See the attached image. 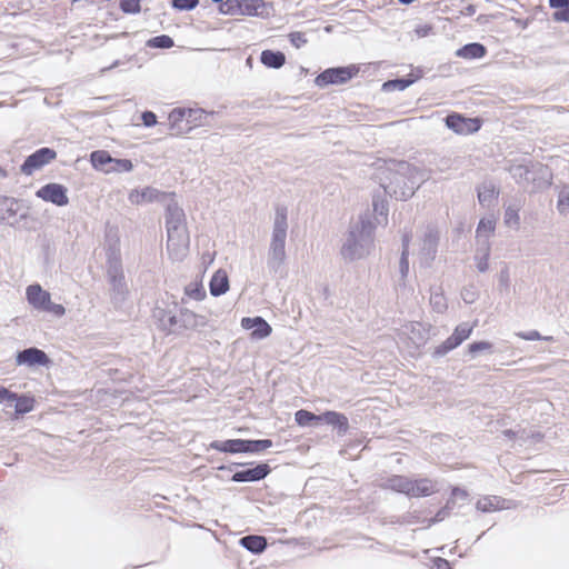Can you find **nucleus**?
Returning a JSON list of instances; mask_svg holds the SVG:
<instances>
[{
	"instance_id": "obj_1",
	"label": "nucleus",
	"mask_w": 569,
	"mask_h": 569,
	"mask_svg": "<svg viewBox=\"0 0 569 569\" xmlns=\"http://www.w3.org/2000/svg\"><path fill=\"white\" fill-rule=\"evenodd\" d=\"M386 181L380 186L385 193L397 200H406L412 197L416 190L425 182L429 176L407 161L392 162L383 171Z\"/></svg>"
},
{
	"instance_id": "obj_2",
	"label": "nucleus",
	"mask_w": 569,
	"mask_h": 569,
	"mask_svg": "<svg viewBox=\"0 0 569 569\" xmlns=\"http://www.w3.org/2000/svg\"><path fill=\"white\" fill-rule=\"evenodd\" d=\"M376 226L361 216L351 223L342 242L340 254L346 261H356L368 257L375 248Z\"/></svg>"
},
{
	"instance_id": "obj_3",
	"label": "nucleus",
	"mask_w": 569,
	"mask_h": 569,
	"mask_svg": "<svg viewBox=\"0 0 569 569\" xmlns=\"http://www.w3.org/2000/svg\"><path fill=\"white\" fill-rule=\"evenodd\" d=\"M153 318L160 330L167 335L189 336L190 332L200 331L208 325L206 316L196 313L187 308L177 311L156 308Z\"/></svg>"
},
{
	"instance_id": "obj_4",
	"label": "nucleus",
	"mask_w": 569,
	"mask_h": 569,
	"mask_svg": "<svg viewBox=\"0 0 569 569\" xmlns=\"http://www.w3.org/2000/svg\"><path fill=\"white\" fill-rule=\"evenodd\" d=\"M167 250L172 260H182L189 248V233L186 214L177 202L171 201L166 208Z\"/></svg>"
},
{
	"instance_id": "obj_5",
	"label": "nucleus",
	"mask_w": 569,
	"mask_h": 569,
	"mask_svg": "<svg viewBox=\"0 0 569 569\" xmlns=\"http://www.w3.org/2000/svg\"><path fill=\"white\" fill-rule=\"evenodd\" d=\"M288 230V210L286 207H277L272 227L271 240L267 254L268 271L276 277L282 276L286 262V239Z\"/></svg>"
},
{
	"instance_id": "obj_6",
	"label": "nucleus",
	"mask_w": 569,
	"mask_h": 569,
	"mask_svg": "<svg viewBox=\"0 0 569 569\" xmlns=\"http://www.w3.org/2000/svg\"><path fill=\"white\" fill-rule=\"evenodd\" d=\"M382 486L409 497H428L437 491L436 482L428 478L412 480L405 476H392Z\"/></svg>"
},
{
	"instance_id": "obj_7",
	"label": "nucleus",
	"mask_w": 569,
	"mask_h": 569,
	"mask_svg": "<svg viewBox=\"0 0 569 569\" xmlns=\"http://www.w3.org/2000/svg\"><path fill=\"white\" fill-rule=\"evenodd\" d=\"M26 297L28 303L38 311L50 312L56 317H62L66 313L64 307L52 302L51 295L38 283L27 287Z\"/></svg>"
},
{
	"instance_id": "obj_8",
	"label": "nucleus",
	"mask_w": 569,
	"mask_h": 569,
	"mask_svg": "<svg viewBox=\"0 0 569 569\" xmlns=\"http://www.w3.org/2000/svg\"><path fill=\"white\" fill-rule=\"evenodd\" d=\"M439 244V231L433 226H427L419 243V262L422 267H430L436 258Z\"/></svg>"
},
{
	"instance_id": "obj_9",
	"label": "nucleus",
	"mask_w": 569,
	"mask_h": 569,
	"mask_svg": "<svg viewBox=\"0 0 569 569\" xmlns=\"http://www.w3.org/2000/svg\"><path fill=\"white\" fill-rule=\"evenodd\" d=\"M357 72L358 69L353 66L329 68L317 76L315 82L318 87H326L328 84H342L349 81Z\"/></svg>"
},
{
	"instance_id": "obj_10",
	"label": "nucleus",
	"mask_w": 569,
	"mask_h": 569,
	"mask_svg": "<svg viewBox=\"0 0 569 569\" xmlns=\"http://www.w3.org/2000/svg\"><path fill=\"white\" fill-rule=\"evenodd\" d=\"M56 157L57 153L53 149L47 147L40 148L27 157L21 166V172L30 176L36 170H39L43 166L50 163Z\"/></svg>"
},
{
	"instance_id": "obj_11",
	"label": "nucleus",
	"mask_w": 569,
	"mask_h": 569,
	"mask_svg": "<svg viewBox=\"0 0 569 569\" xmlns=\"http://www.w3.org/2000/svg\"><path fill=\"white\" fill-rule=\"evenodd\" d=\"M446 126L457 134H470L477 132L481 123L476 118H466L458 113L448 114L445 118Z\"/></svg>"
},
{
	"instance_id": "obj_12",
	"label": "nucleus",
	"mask_w": 569,
	"mask_h": 569,
	"mask_svg": "<svg viewBox=\"0 0 569 569\" xmlns=\"http://www.w3.org/2000/svg\"><path fill=\"white\" fill-rule=\"evenodd\" d=\"M16 363L17 366H27L30 368L49 367L51 360L43 350L37 347H30L17 353Z\"/></svg>"
},
{
	"instance_id": "obj_13",
	"label": "nucleus",
	"mask_w": 569,
	"mask_h": 569,
	"mask_svg": "<svg viewBox=\"0 0 569 569\" xmlns=\"http://www.w3.org/2000/svg\"><path fill=\"white\" fill-rule=\"evenodd\" d=\"M36 196L47 202H51L56 206L63 207L69 202L67 196V188L59 183H48L41 187Z\"/></svg>"
},
{
	"instance_id": "obj_14",
	"label": "nucleus",
	"mask_w": 569,
	"mask_h": 569,
	"mask_svg": "<svg viewBox=\"0 0 569 569\" xmlns=\"http://www.w3.org/2000/svg\"><path fill=\"white\" fill-rule=\"evenodd\" d=\"M270 471L269 465L260 463L254 468L234 472L231 480L234 482H254L264 479Z\"/></svg>"
},
{
	"instance_id": "obj_15",
	"label": "nucleus",
	"mask_w": 569,
	"mask_h": 569,
	"mask_svg": "<svg viewBox=\"0 0 569 569\" xmlns=\"http://www.w3.org/2000/svg\"><path fill=\"white\" fill-rule=\"evenodd\" d=\"M243 329L252 330L251 337L253 339H264L270 336L271 326L262 317H246L241 320Z\"/></svg>"
},
{
	"instance_id": "obj_16",
	"label": "nucleus",
	"mask_w": 569,
	"mask_h": 569,
	"mask_svg": "<svg viewBox=\"0 0 569 569\" xmlns=\"http://www.w3.org/2000/svg\"><path fill=\"white\" fill-rule=\"evenodd\" d=\"M216 116L214 111H206L201 108H188L187 109V124L189 132L193 128L198 127H210L212 126V118Z\"/></svg>"
},
{
	"instance_id": "obj_17",
	"label": "nucleus",
	"mask_w": 569,
	"mask_h": 569,
	"mask_svg": "<svg viewBox=\"0 0 569 569\" xmlns=\"http://www.w3.org/2000/svg\"><path fill=\"white\" fill-rule=\"evenodd\" d=\"M108 280L124 278L120 250L117 247L109 248L107 252Z\"/></svg>"
},
{
	"instance_id": "obj_18",
	"label": "nucleus",
	"mask_w": 569,
	"mask_h": 569,
	"mask_svg": "<svg viewBox=\"0 0 569 569\" xmlns=\"http://www.w3.org/2000/svg\"><path fill=\"white\" fill-rule=\"evenodd\" d=\"M511 501L499 496H486L477 501L476 508L482 512H493L497 510L509 509Z\"/></svg>"
},
{
	"instance_id": "obj_19",
	"label": "nucleus",
	"mask_w": 569,
	"mask_h": 569,
	"mask_svg": "<svg viewBox=\"0 0 569 569\" xmlns=\"http://www.w3.org/2000/svg\"><path fill=\"white\" fill-rule=\"evenodd\" d=\"M210 447L214 450L229 453L247 452L246 439H229L224 441H213Z\"/></svg>"
},
{
	"instance_id": "obj_20",
	"label": "nucleus",
	"mask_w": 569,
	"mask_h": 569,
	"mask_svg": "<svg viewBox=\"0 0 569 569\" xmlns=\"http://www.w3.org/2000/svg\"><path fill=\"white\" fill-rule=\"evenodd\" d=\"M168 120L172 130L178 134L189 132L187 124V108H174L168 116Z\"/></svg>"
},
{
	"instance_id": "obj_21",
	"label": "nucleus",
	"mask_w": 569,
	"mask_h": 569,
	"mask_svg": "<svg viewBox=\"0 0 569 569\" xmlns=\"http://www.w3.org/2000/svg\"><path fill=\"white\" fill-rule=\"evenodd\" d=\"M110 284V296L111 301L116 307L121 306L124 300L127 299V296L129 293L126 279L124 278H118L108 280Z\"/></svg>"
},
{
	"instance_id": "obj_22",
	"label": "nucleus",
	"mask_w": 569,
	"mask_h": 569,
	"mask_svg": "<svg viewBox=\"0 0 569 569\" xmlns=\"http://www.w3.org/2000/svg\"><path fill=\"white\" fill-rule=\"evenodd\" d=\"M164 197H167V194L160 192L158 189L152 188V187H147V188L142 189L141 191L133 190L129 196V200L132 203L140 204L142 202H152L156 200H160Z\"/></svg>"
},
{
	"instance_id": "obj_23",
	"label": "nucleus",
	"mask_w": 569,
	"mask_h": 569,
	"mask_svg": "<svg viewBox=\"0 0 569 569\" xmlns=\"http://www.w3.org/2000/svg\"><path fill=\"white\" fill-rule=\"evenodd\" d=\"M321 422H326L338 429L339 435H346L349 429V422L345 415L337 411H326L320 415Z\"/></svg>"
},
{
	"instance_id": "obj_24",
	"label": "nucleus",
	"mask_w": 569,
	"mask_h": 569,
	"mask_svg": "<svg viewBox=\"0 0 569 569\" xmlns=\"http://www.w3.org/2000/svg\"><path fill=\"white\" fill-rule=\"evenodd\" d=\"M229 290V279L224 270H217L210 280V293L213 297L224 295Z\"/></svg>"
},
{
	"instance_id": "obj_25",
	"label": "nucleus",
	"mask_w": 569,
	"mask_h": 569,
	"mask_svg": "<svg viewBox=\"0 0 569 569\" xmlns=\"http://www.w3.org/2000/svg\"><path fill=\"white\" fill-rule=\"evenodd\" d=\"M487 53V49L483 44L478 42H471L468 44H465L460 49L456 51V56L463 58V59H480L485 57Z\"/></svg>"
},
{
	"instance_id": "obj_26",
	"label": "nucleus",
	"mask_w": 569,
	"mask_h": 569,
	"mask_svg": "<svg viewBox=\"0 0 569 569\" xmlns=\"http://www.w3.org/2000/svg\"><path fill=\"white\" fill-rule=\"evenodd\" d=\"M240 545L252 553H261L267 548V540L262 536L249 535L240 539Z\"/></svg>"
},
{
	"instance_id": "obj_27",
	"label": "nucleus",
	"mask_w": 569,
	"mask_h": 569,
	"mask_svg": "<svg viewBox=\"0 0 569 569\" xmlns=\"http://www.w3.org/2000/svg\"><path fill=\"white\" fill-rule=\"evenodd\" d=\"M490 256V242L483 239V241L478 242V248L476 250L475 260L477 262V269L480 272H485L488 270Z\"/></svg>"
},
{
	"instance_id": "obj_28",
	"label": "nucleus",
	"mask_w": 569,
	"mask_h": 569,
	"mask_svg": "<svg viewBox=\"0 0 569 569\" xmlns=\"http://www.w3.org/2000/svg\"><path fill=\"white\" fill-rule=\"evenodd\" d=\"M260 60L268 68L279 69L284 64L286 57L280 51L263 50Z\"/></svg>"
},
{
	"instance_id": "obj_29",
	"label": "nucleus",
	"mask_w": 569,
	"mask_h": 569,
	"mask_svg": "<svg viewBox=\"0 0 569 569\" xmlns=\"http://www.w3.org/2000/svg\"><path fill=\"white\" fill-rule=\"evenodd\" d=\"M495 229H496L495 218H492V217L482 218L479 221L477 230H476L477 242H481V241H483V239L489 241V238L495 232Z\"/></svg>"
},
{
	"instance_id": "obj_30",
	"label": "nucleus",
	"mask_w": 569,
	"mask_h": 569,
	"mask_svg": "<svg viewBox=\"0 0 569 569\" xmlns=\"http://www.w3.org/2000/svg\"><path fill=\"white\" fill-rule=\"evenodd\" d=\"M266 3L263 0H240V14L262 16Z\"/></svg>"
},
{
	"instance_id": "obj_31",
	"label": "nucleus",
	"mask_w": 569,
	"mask_h": 569,
	"mask_svg": "<svg viewBox=\"0 0 569 569\" xmlns=\"http://www.w3.org/2000/svg\"><path fill=\"white\" fill-rule=\"evenodd\" d=\"M295 420L298 426L300 427H307L311 425H319L321 422L320 415H315L308 410H298L295 413Z\"/></svg>"
},
{
	"instance_id": "obj_32",
	"label": "nucleus",
	"mask_w": 569,
	"mask_h": 569,
	"mask_svg": "<svg viewBox=\"0 0 569 569\" xmlns=\"http://www.w3.org/2000/svg\"><path fill=\"white\" fill-rule=\"evenodd\" d=\"M409 242H410L409 236L405 234L402 238V252H401V258H400V262H399V271H400V276H401L402 280L406 279L409 273V260H408Z\"/></svg>"
},
{
	"instance_id": "obj_33",
	"label": "nucleus",
	"mask_w": 569,
	"mask_h": 569,
	"mask_svg": "<svg viewBox=\"0 0 569 569\" xmlns=\"http://www.w3.org/2000/svg\"><path fill=\"white\" fill-rule=\"evenodd\" d=\"M90 161L93 168L98 170H106V164L112 163L113 158L106 150H96L90 154Z\"/></svg>"
},
{
	"instance_id": "obj_34",
	"label": "nucleus",
	"mask_w": 569,
	"mask_h": 569,
	"mask_svg": "<svg viewBox=\"0 0 569 569\" xmlns=\"http://www.w3.org/2000/svg\"><path fill=\"white\" fill-rule=\"evenodd\" d=\"M503 222L508 228L518 230L520 227L519 208L509 206L505 210Z\"/></svg>"
},
{
	"instance_id": "obj_35",
	"label": "nucleus",
	"mask_w": 569,
	"mask_h": 569,
	"mask_svg": "<svg viewBox=\"0 0 569 569\" xmlns=\"http://www.w3.org/2000/svg\"><path fill=\"white\" fill-rule=\"evenodd\" d=\"M498 197V192L492 183H483L478 190V200L481 204H489Z\"/></svg>"
},
{
	"instance_id": "obj_36",
	"label": "nucleus",
	"mask_w": 569,
	"mask_h": 569,
	"mask_svg": "<svg viewBox=\"0 0 569 569\" xmlns=\"http://www.w3.org/2000/svg\"><path fill=\"white\" fill-rule=\"evenodd\" d=\"M460 345H461L460 341L453 335H451L435 349L433 356L438 357V358L443 357L451 350L459 347Z\"/></svg>"
},
{
	"instance_id": "obj_37",
	"label": "nucleus",
	"mask_w": 569,
	"mask_h": 569,
	"mask_svg": "<svg viewBox=\"0 0 569 569\" xmlns=\"http://www.w3.org/2000/svg\"><path fill=\"white\" fill-rule=\"evenodd\" d=\"M14 410L17 415H24L33 410L34 400L28 396H18L13 399Z\"/></svg>"
},
{
	"instance_id": "obj_38",
	"label": "nucleus",
	"mask_w": 569,
	"mask_h": 569,
	"mask_svg": "<svg viewBox=\"0 0 569 569\" xmlns=\"http://www.w3.org/2000/svg\"><path fill=\"white\" fill-rule=\"evenodd\" d=\"M557 210L561 216L569 213V186H562L558 192Z\"/></svg>"
},
{
	"instance_id": "obj_39",
	"label": "nucleus",
	"mask_w": 569,
	"mask_h": 569,
	"mask_svg": "<svg viewBox=\"0 0 569 569\" xmlns=\"http://www.w3.org/2000/svg\"><path fill=\"white\" fill-rule=\"evenodd\" d=\"M184 295L196 301H200L206 297V290L199 282H191L184 288Z\"/></svg>"
},
{
	"instance_id": "obj_40",
	"label": "nucleus",
	"mask_w": 569,
	"mask_h": 569,
	"mask_svg": "<svg viewBox=\"0 0 569 569\" xmlns=\"http://www.w3.org/2000/svg\"><path fill=\"white\" fill-rule=\"evenodd\" d=\"M477 326V322L470 325L468 322H461L460 325H458L452 335L460 341V343H462L465 340H467L472 331H473V328Z\"/></svg>"
},
{
	"instance_id": "obj_41",
	"label": "nucleus",
	"mask_w": 569,
	"mask_h": 569,
	"mask_svg": "<svg viewBox=\"0 0 569 569\" xmlns=\"http://www.w3.org/2000/svg\"><path fill=\"white\" fill-rule=\"evenodd\" d=\"M147 44L151 48L170 49L173 47L174 42L171 37L167 34H161L148 40Z\"/></svg>"
},
{
	"instance_id": "obj_42",
	"label": "nucleus",
	"mask_w": 569,
	"mask_h": 569,
	"mask_svg": "<svg viewBox=\"0 0 569 569\" xmlns=\"http://www.w3.org/2000/svg\"><path fill=\"white\" fill-rule=\"evenodd\" d=\"M412 82H413V80H411V79L399 78V79L389 80V81L385 82L382 84V88L386 91H391V90L402 91V90L407 89Z\"/></svg>"
},
{
	"instance_id": "obj_43",
	"label": "nucleus",
	"mask_w": 569,
	"mask_h": 569,
	"mask_svg": "<svg viewBox=\"0 0 569 569\" xmlns=\"http://www.w3.org/2000/svg\"><path fill=\"white\" fill-rule=\"evenodd\" d=\"M272 447L270 439L247 440V452H261Z\"/></svg>"
},
{
	"instance_id": "obj_44",
	"label": "nucleus",
	"mask_w": 569,
	"mask_h": 569,
	"mask_svg": "<svg viewBox=\"0 0 569 569\" xmlns=\"http://www.w3.org/2000/svg\"><path fill=\"white\" fill-rule=\"evenodd\" d=\"M422 330H423V327L419 322L409 323V325L403 327V332L406 335L409 333V332L412 333V335H416V333L418 335L417 339L415 337H410L417 346H419V345L425 342V336L421 335Z\"/></svg>"
},
{
	"instance_id": "obj_45",
	"label": "nucleus",
	"mask_w": 569,
	"mask_h": 569,
	"mask_svg": "<svg viewBox=\"0 0 569 569\" xmlns=\"http://www.w3.org/2000/svg\"><path fill=\"white\" fill-rule=\"evenodd\" d=\"M530 170L525 164H515L510 167V173L512 178L518 182L521 183L523 181H528V174Z\"/></svg>"
},
{
	"instance_id": "obj_46",
	"label": "nucleus",
	"mask_w": 569,
	"mask_h": 569,
	"mask_svg": "<svg viewBox=\"0 0 569 569\" xmlns=\"http://www.w3.org/2000/svg\"><path fill=\"white\" fill-rule=\"evenodd\" d=\"M430 303L438 313H442L447 309V301L441 292H431Z\"/></svg>"
},
{
	"instance_id": "obj_47",
	"label": "nucleus",
	"mask_w": 569,
	"mask_h": 569,
	"mask_svg": "<svg viewBox=\"0 0 569 569\" xmlns=\"http://www.w3.org/2000/svg\"><path fill=\"white\" fill-rule=\"evenodd\" d=\"M492 343L489 341H475L468 346V353L475 358L478 352L491 351Z\"/></svg>"
},
{
	"instance_id": "obj_48",
	"label": "nucleus",
	"mask_w": 569,
	"mask_h": 569,
	"mask_svg": "<svg viewBox=\"0 0 569 569\" xmlns=\"http://www.w3.org/2000/svg\"><path fill=\"white\" fill-rule=\"evenodd\" d=\"M220 12L231 16L240 13V0H226L220 2Z\"/></svg>"
},
{
	"instance_id": "obj_49",
	"label": "nucleus",
	"mask_w": 569,
	"mask_h": 569,
	"mask_svg": "<svg viewBox=\"0 0 569 569\" xmlns=\"http://www.w3.org/2000/svg\"><path fill=\"white\" fill-rule=\"evenodd\" d=\"M199 3V0H172L171 7L176 10H193Z\"/></svg>"
},
{
	"instance_id": "obj_50",
	"label": "nucleus",
	"mask_w": 569,
	"mask_h": 569,
	"mask_svg": "<svg viewBox=\"0 0 569 569\" xmlns=\"http://www.w3.org/2000/svg\"><path fill=\"white\" fill-rule=\"evenodd\" d=\"M120 8L126 13L140 12V0H120Z\"/></svg>"
},
{
	"instance_id": "obj_51",
	"label": "nucleus",
	"mask_w": 569,
	"mask_h": 569,
	"mask_svg": "<svg viewBox=\"0 0 569 569\" xmlns=\"http://www.w3.org/2000/svg\"><path fill=\"white\" fill-rule=\"evenodd\" d=\"M516 336L528 341H536V340H550L551 337H542L539 331L537 330H530V331H519L516 332Z\"/></svg>"
},
{
	"instance_id": "obj_52",
	"label": "nucleus",
	"mask_w": 569,
	"mask_h": 569,
	"mask_svg": "<svg viewBox=\"0 0 569 569\" xmlns=\"http://www.w3.org/2000/svg\"><path fill=\"white\" fill-rule=\"evenodd\" d=\"M455 506V502L452 501V499H449L446 503L445 507H442L435 516V518L432 519V522H439V521H442L445 520L449 515H450V511L452 509V507Z\"/></svg>"
},
{
	"instance_id": "obj_53",
	"label": "nucleus",
	"mask_w": 569,
	"mask_h": 569,
	"mask_svg": "<svg viewBox=\"0 0 569 569\" xmlns=\"http://www.w3.org/2000/svg\"><path fill=\"white\" fill-rule=\"evenodd\" d=\"M114 167L112 170L118 172H129L132 170L133 166L129 159H113Z\"/></svg>"
},
{
	"instance_id": "obj_54",
	"label": "nucleus",
	"mask_w": 569,
	"mask_h": 569,
	"mask_svg": "<svg viewBox=\"0 0 569 569\" xmlns=\"http://www.w3.org/2000/svg\"><path fill=\"white\" fill-rule=\"evenodd\" d=\"M289 38H290L291 44L293 47H296L297 49L301 48L302 46H305L307 43V39H306L305 34L301 32H291L289 34Z\"/></svg>"
},
{
	"instance_id": "obj_55",
	"label": "nucleus",
	"mask_w": 569,
	"mask_h": 569,
	"mask_svg": "<svg viewBox=\"0 0 569 569\" xmlns=\"http://www.w3.org/2000/svg\"><path fill=\"white\" fill-rule=\"evenodd\" d=\"M558 9V11L553 12L552 19L557 22H569V6Z\"/></svg>"
},
{
	"instance_id": "obj_56",
	"label": "nucleus",
	"mask_w": 569,
	"mask_h": 569,
	"mask_svg": "<svg viewBox=\"0 0 569 569\" xmlns=\"http://www.w3.org/2000/svg\"><path fill=\"white\" fill-rule=\"evenodd\" d=\"M17 398V393L11 392L4 387L0 386V402H13V399Z\"/></svg>"
},
{
	"instance_id": "obj_57",
	"label": "nucleus",
	"mask_w": 569,
	"mask_h": 569,
	"mask_svg": "<svg viewBox=\"0 0 569 569\" xmlns=\"http://www.w3.org/2000/svg\"><path fill=\"white\" fill-rule=\"evenodd\" d=\"M141 119L146 127H152L157 123V116L152 111L142 112Z\"/></svg>"
},
{
	"instance_id": "obj_58",
	"label": "nucleus",
	"mask_w": 569,
	"mask_h": 569,
	"mask_svg": "<svg viewBox=\"0 0 569 569\" xmlns=\"http://www.w3.org/2000/svg\"><path fill=\"white\" fill-rule=\"evenodd\" d=\"M373 211L380 216H387L388 208L383 201H378L373 198Z\"/></svg>"
},
{
	"instance_id": "obj_59",
	"label": "nucleus",
	"mask_w": 569,
	"mask_h": 569,
	"mask_svg": "<svg viewBox=\"0 0 569 569\" xmlns=\"http://www.w3.org/2000/svg\"><path fill=\"white\" fill-rule=\"evenodd\" d=\"M431 569H450V563L443 558H436L432 561Z\"/></svg>"
},
{
	"instance_id": "obj_60",
	"label": "nucleus",
	"mask_w": 569,
	"mask_h": 569,
	"mask_svg": "<svg viewBox=\"0 0 569 569\" xmlns=\"http://www.w3.org/2000/svg\"><path fill=\"white\" fill-rule=\"evenodd\" d=\"M456 498L466 500L468 498V492L465 489H460L458 487H455L452 489V491H451V498L450 499H452V501L455 502Z\"/></svg>"
},
{
	"instance_id": "obj_61",
	"label": "nucleus",
	"mask_w": 569,
	"mask_h": 569,
	"mask_svg": "<svg viewBox=\"0 0 569 569\" xmlns=\"http://www.w3.org/2000/svg\"><path fill=\"white\" fill-rule=\"evenodd\" d=\"M550 8H562L569 6V0H549Z\"/></svg>"
},
{
	"instance_id": "obj_62",
	"label": "nucleus",
	"mask_w": 569,
	"mask_h": 569,
	"mask_svg": "<svg viewBox=\"0 0 569 569\" xmlns=\"http://www.w3.org/2000/svg\"><path fill=\"white\" fill-rule=\"evenodd\" d=\"M499 281L501 286L508 287L509 284V272L507 269L502 270L499 274Z\"/></svg>"
},
{
	"instance_id": "obj_63",
	"label": "nucleus",
	"mask_w": 569,
	"mask_h": 569,
	"mask_svg": "<svg viewBox=\"0 0 569 569\" xmlns=\"http://www.w3.org/2000/svg\"><path fill=\"white\" fill-rule=\"evenodd\" d=\"M462 298H463L465 302H467V303H472L475 301V295H473V292H470V291L463 292Z\"/></svg>"
},
{
	"instance_id": "obj_64",
	"label": "nucleus",
	"mask_w": 569,
	"mask_h": 569,
	"mask_svg": "<svg viewBox=\"0 0 569 569\" xmlns=\"http://www.w3.org/2000/svg\"><path fill=\"white\" fill-rule=\"evenodd\" d=\"M476 12V7L472 6V4H469L467 8H466V14L468 16H471Z\"/></svg>"
}]
</instances>
